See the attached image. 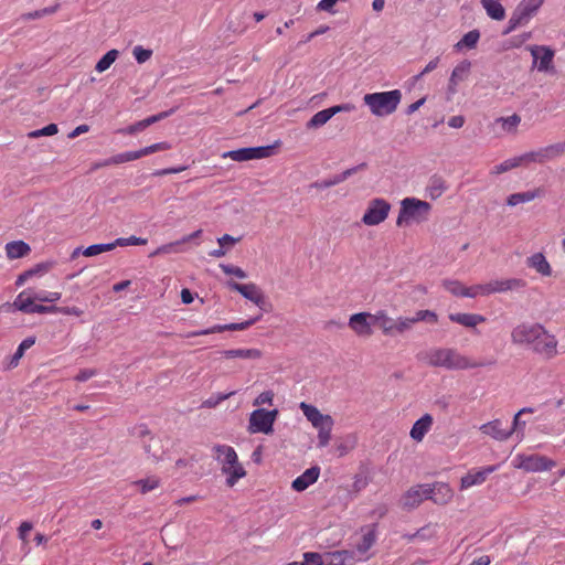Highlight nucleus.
Wrapping results in <instances>:
<instances>
[{
    "label": "nucleus",
    "mask_w": 565,
    "mask_h": 565,
    "mask_svg": "<svg viewBox=\"0 0 565 565\" xmlns=\"http://www.w3.org/2000/svg\"><path fill=\"white\" fill-rule=\"evenodd\" d=\"M420 359L429 366L447 370H468L486 365L472 361L452 348H431L422 353Z\"/></svg>",
    "instance_id": "1"
},
{
    "label": "nucleus",
    "mask_w": 565,
    "mask_h": 565,
    "mask_svg": "<svg viewBox=\"0 0 565 565\" xmlns=\"http://www.w3.org/2000/svg\"><path fill=\"white\" fill-rule=\"evenodd\" d=\"M430 213L431 205L427 201L414 196L404 198L399 202L396 225L401 227L422 224L429 220Z\"/></svg>",
    "instance_id": "2"
},
{
    "label": "nucleus",
    "mask_w": 565,
    "mask_h": 565,
    "mask_svg": "<svg viewBox=\"0 0 565 565\" xmlns=\"http://www.w3.org/2000/svg\"><path fill=\"white\" fill-rule=\"evenodd\" d=\"M213 451L215 460L221 465L222 473L226 476V484L234 487L246 476V470L239 462L236 451L227 445H215Z\"/></svg>",
    "instance_id": "3"
},
{
    "label": "nucleus",
    "mask_w": 565,
    "mask_h": 565,
    "mask_svg": "<svg viewBox=\"0 0 565 565\" xmlns=\"http://www.w3.org/2000/svg\"><path fill=\"white\" fill-rule=\"evenodd\" d=\"M402 96L399 89L369 93L363 96V103L373 116L386 117L396 111L402 102Z\"/></svg>",
    "instance_id": "4"
},
{
    "label": "nucleus",
    "mask_w": 565,
    "mask_h": 565,
    "mask_svg": "<svg viewBox=\"0 0 565 565\" xmlns=\"http://www.w3.org/2000/svg\"><path fill=\"white\" fill-rule=\"evenodd\" d=\"M299 408L303 413L307 420L318 431V447L323 448L331 440V431L334 425L332 416L322 414L315 405L301 402Z\"/></svg>",
    "instance_id": "5"
},
{
    "label": "nucleus",
    "mask_w": 565,
    "mask_h": 565,
    "mask_svg": "<svg viewBox=\"0 0 565 565\" xmlns=\"http://www.w3.org/2000/svg\"><path fill=\"white\" fill-rule=\"evenodd\" d=\"M511 463L515 469L525 472L548 471L556 466L554 460L537 454H518Z\"/></svg>",
    "instance_id": "6"
},
{
    "label": "nucleus",
    "mask_w": 565,
    "mask_h": 565,
    "mask_svg": "<svg viewBox=\"0 0 565 565\" xmlns=\"http://www.w3.org/2000/svg\"><path fill=\"white\" fill-rule=\"evenodd\" d=\"M525 287V281L520 278L494 279L484 284L473 285L475 298L487 297L492 294L520 290Z\"/></svg>",
    "instance_id": "7"
},
{
    "label": "nucleus",
    "mask_w": 565,
    "mask_h": 565,
    "mask_svg": "<svg viewBox=\"0 0 565 565\" xmlns=\"http://www.w3.org/2000/svg\"><path fill=\"white\" fill-rule=\"evenodd\" d=\"M392 205L383 198H374L369 201L361 222L366 226H377L385 222L390 215Z\"/></svg>",
    "instance_id": "8"
},
{
    "label": "nucleus",
    "mask_w": 565,
    "mask_h": 565,
    "mask_svg": "<svg viewBox=\"0 0 565 565\" xmlns=\"http://www.w3.org/2000/svg\"><path fill=\"white\" fill-rule=\"evenodd\" d=\"M278 416V411H266L264 408H257L252 412L248 422V431L252 434L273 433V425Z\"/></svg>",
    "instance_id": "9"
},
{
    "label": "nucleus",
    "mask_w": 565,
    "mask_h": 565,
    "mask_svg": "<svg viewBox=\"0 0 565 565\" xmlns=\"http://www.w3.org/2000/svg\"><path fill=\"white\" fill-rule=\"evenodd\" d=\"M544 328L541 323L523 322L514 327L511 331V341L516 345L532 347L539 332Z\"/></svg>",
    "instance_id": "10"
},
{
    "label": "nucleus",
    "mask_w": 565,
    "mask_h": 565,
    "mask_svg": "<svg viewBox=\"0 0 565 565\" xmlns=\"http://www.w3.org/2000/svg\"><path fill=\"white\" fill-rule=\"evenodd\" d=\"M565 152V142H557L540 148L537 150L525 152V160L527 166L531 163L543 164L559 158Z\"/></svg>",
    "instance_id": "11"
},
{
    "label": "nucleus",
    "mask_w": 565,
    "mask_h": 565,
    "mask_svg": "<svg viewBox=\"0 0 565 565\" xmlns=\"http://www.w3.org/2000/svg\"><path fill=\"white\" fill-rule=\"evenodd\" d=\"M536 340L532 344L531 349L546 358V359H553L557 355V345L558 341L554 334H552L548 330L545 329V327L542 329L541 332H539Z\"/></svg>",
    "instance_id": "12"
},
{
    "label": "nucleus",
    "mask_w": 565,
    "mask_h": 565,
    "mask_svg": "<svg viewBox=\"0 0 565 565\" xmlns=\"http://www.w3.org/2000/svg\"><path fill=\"white\" fill-rule=\"evenodd\" d=\"M349 328L360 338H370L373 334L374 313L358 312L349 318Z\"/></svg>",
    "instance_id": "13"
},
{
    "label": "nucleus",
    "mask_w": 565,
    "mask_h": 565,
    "mask_svg": "<svg viewBox=\"0 0 565 565\" xmlns=\"http://www.w3.org/2000/svg\"><path fill=\"white\" fill-rule=\"evenodd\" d=\"M355 109L353 104L347 103L335 105L330 108L323 109L315 114L311 119L306 124L308 129H317L326 125L334 115L339 113H350Z\"/></svg>",
    "instance_id": "14"
},
{
    "label": "nucleus",
    "mask_w": 565,
    "mask_h": 565,
    "mask_svg": "<svg viewBox=\"0 0 565 565\" xmlns=\"http://www.w3.org/2000/svg\"><path fill=\"white\" fill-rule=\"evenodd\" d=\"M228 287L232 290L239 292L245 299L252 301L260 309L265 308L266 297L264 292L260 290V288L255 284L249 282L242 285L235 281H230Z\"/></svg>",
    "instance_id": "15"
},
{
    "label": "nucleus",
    "mask_w": 565,
    "mask_h": 565,
    "mask_svg": "<svg viewBox=\"0 0 565 565\" xmlns=\"http://www.w3.org/2000/svg\"><path fill=\"white\" fill-rule=\"evenodd\" d=\"M362 537L361 541L355 546V555L358 558V562L361 561H367L370 558V555L367 552L370 548L374 545L376 541V529L375 525H369L363 527L362 530Z\"/></svg>",
    "instance_id": "16"
},
{
    "label": "nucleus",
    "mask_w": 565,
    "mask_h": 565,
    "mask_svg": "<svg viewBox=\"0 0 565 565\" xmlns=\"http://www.w3.org/2000/svg\"><path fill=\"white\" fill-rule=\"evenodd\" d=\"M426 499H428L427 484H417L402 495L401 505L403 509L413 510Z\"/></svg>",
    "instance_id": "17"
},
{
    "label": "nucleus",
    "mask_w": 565,
    "mask_h": 565,
    "mask_svg": "<svg viewBox=\"0 0 565 565\" xmlns=\"http://www.w3.org/2000/svg\"><path fill=\"white\" fill-rule=\"evenodd\" d=\"M428 499L434 501L436 504L445 505L448 504L454 498V491L449 484L445 482H435L434 484H427Z\"/></svg>",
    "instance_id": "18"
},
{
    "label": "nucleus",
    "mask_w": 565,
    "mask_h": 565,
    "mask_svg": "<svg viewBox=\"0 0 565 565\" xmlns=\"http://www.w3.org/2000/svg\"><path fill=\"white\" fill-rule=\"evenodd\" d=\"M471 71V62L468 60H463L459 62L452 70L447 90L449 94L454 95L457 93V87L460 83L465 82L470 74Z\"/></svg>",
    "instance_id": "19"
},
{
    "label": "nucleus",
    "mask_w": 565,
    "mask_h": 565,
    "mask_svg": "<svg viewBox=\"0 0 565 565\" xmlns=\"http://www.w3.org/2000/svg\"><path fill=\"white\" fill-rule=\"evenodd\" d=\"M497 466H488L479 470H471L460 479V489L467 490L473 486L482 484L489 475L497 470Z\"/></svg>",
    "instance_id": "20"
},
{
    "label": "nucleus",
    "mask_w": 565,
    "mask_h": 565,
    "mask_svg": "<svg viewBox=\"0 0 565 565\" xmlns=\"http://www.w3.org/2000/svg\"><path fill=\"white\" fill-rule=\"evenodd\" d=\"M324 565H354L358 562L355 552L341 550L323 553Z\"/></svg>",
    "instance_id": "21"
},
{
    "label": "nucleus",
    "mask_w": 565,
    "mask_h": 565,
    "mask_svg": "<svg viewBox=\"0 0 565 565\" xmlns=\"http://www.w3.org/2000/svg\"><path fill=\"white\" fill-rule=\"evenodd\" d=\"M480 431L498 441H505L511 437L508 427H503L500 419H494L480 426Z\"/></svg>",
    "instance_id": "22"
},
{
    "label": "nucleus",
    "mask_w": 565,
    "mask_h": 565,
    "mask_svg": "<svg viewBox=\"0 0 565 565\" xmlns=\"http://www.w3.org/2000/svg\"><path fill=\"white\" fill-rule=\"evenodd\" d=\"M531 54L535 62H539L537 68L541 72H547L552 68L554 52L547 46H532Z\"/></svg>",
    "instance_id": "23"
},
{
    "label": "nucleus",
    "mask_w": 565,
    "mask_h": 565,
    "mask_svg": "<svg viewBox=\"0 0 565 565\" xmlns=\"http://www.w3.org/2000/svg\"><path fill=\"white\" fill-rule=\"evenodd\" d=\"M319 476L320 468L311 467L292 481L291 488L297 492L305 491L309 486L313 484L318 480Z\"/></svg>",
    "instance_id": "24"
},
{
    "label": "nucleus",
    "mask_w": 565,
    "mask_h": 565,
    "mask_svg": "<svg viewBox=\"0 0 565 565\" xmlns=\"http://www.w3.org/2000/svg\"><path fill=\"white\" fill-rule=\"evenodd\" d=\"M448 318L451 322L468 329H475L478 324L486 322V317L478 313L456 312L450 313Z\"/></svg>",
    "instance_id": "25"
},
{
    "label": "nucleus",
    "mask_w": 565,
    "mask_h": 565,
    "mask_svg": "<svg viewBox=\"0 0 565 565\" xmlns=\"http://www.w3.org/2000/svg\"><path fill=\"white\" fill-rule=\"evenodd\" d=\"M201 234H202V230H198L189 235L183 236L179 241L161 245L151 254V256L182 252V249H180V245L189 243L190 241L200 237Z\"/></svg>",
    "instance_id": "26"
},
{
    "label": "nucleus",
    "mask_w": 565,
    "mask_h": 565,
    "mask_svg": "<svg viewBox=\"0 0 565 565\" xmlns=\"http://www.w3.org/2000/svg\"><path fill=\"white\" fill-rule=\"evenodd\" d=\"M35 295L31 289H25L17 296L10 306L21 312L31 313V309L35 305L34 301L38 300Z\"/></svg>",
    "instance_id": "27"
},
{
    "label": "nucleus",
    "mask_w": 565,
    "mask_h": 565,
    "mask_svg": "<svg viewBox=\"0 0 565 565\" xmlns=\"http://www.w3.org/2000/svg\"><path fill=\"white\" fill-rule=\"evenodd\" d=\"M526 265L544 277L552 275V267L542 253H535L527 257Z\"/></svg>",
    "instance_id": "28"
},
{
    "label": "nucleus",
    "mask_w": 565,
    "mask_h": 565,
    "mask_svg": "<svg viewBox=\"0 0 565 565\" xmlns=\"http://www.w3.org/2000/svg\"><path fill=\"white\" fill-rule=\"evenodd\" d=\"M433 425V417L429 414H425L419 419H417L412 429H411V437L415 441L419 443L424 439L425 435L429 431Z\"/></svg>",
    "instance_id": "29"
},
{
    "label": "nucleus",
    "mask_w": 565,
    "mask_h": 565,
    "mask_svg": "<svg viewBox=\"0 0 565 565\" xmlns=\"http://www.w3.org/2000/svg\"><path fill=\"white\" fill-rule=\"evenodd\" d=\"M443 287L454 296L475 298L473 286L467 287L459 280L445 279Z\"/></svg>",
    "instance_id": "30"
},
{
    "label": "nucleus",
    "mask_w": 565,
    "mask_h": 565,
    "mask_svg": "<svg viewBox=\"0 0 565 565\" xmlns=\"http://www.w3.org/2000/svg\"><path fill=\"white\" fill-rule=\"evenodd\" d=\"M545 0H521L515 11L527 22L536 14Z\"/></svg>",
    "instance_id": "31"
},
{
    "label": "nucleus",
    "mask_w": 565,
    "mask_h": 565,
    "mask_svg": "<svg viewBox=\"0 0 565 565\" xmlns=\"http://www.w3.org/2000/svg\"><path fill=\"white\" fill-rule=\"evenodd\" d=\"M447 188L446 181L441 177L433 175L425 188L426 196L430 200H437L445 193Z\"/></svg>",
    "instance_id": "32"
},
{
    "label": "nucleus",
    "mask_w": 565,
    "mask_h": 565,
    "mask_svg": "<svg viewBox=\"0 0 565 565\" xmlns=\"http://www.w3.org/2000/svg\"><path fill=\"white\" fill-rule=\"evenodd\" d=\"M481 7L487 15L495 21H502L505 18V9L501 0H480Z\"/></svg>",
    "instance_id": "33"
},
{
    "label": "nucleus",
    "mask_w": 565,
    "mask_h": 565,
    "mask_svg": "<svg viewBox=\"0 0 565 565\" xmlns=\"http://www.w3.org/2000/svg\"><path fill=\"white\" fill-rule=\"evenodd\" d=\"M395 319L391 318L385 310H379L374 313V324L379 326L385 335L395 334Z\"/></svg>",
    "instance_id": "34"
},
{
    "label": "nucleus",
    "mask_w": 565,
    "mask_h": 565,
    "mask_svg": "<svg viewBox=\"0 0 565 565\" xmlns=\"http://www.w3.org/2000/svg\"><path fill=\"white\" fill-rule=\"evenodd\" d=\"M6 255L9 259H18L26 256L31 248L23 241H13L6 244Z\"/></svg>",
    "instance_id": "35"
},
{
    "label": "nucleus",
    "mask_w": 565,
    "mask_h": 565,
    "mask_svg": "<svg viewBox=\"0 0 565 565\" xmlns=\"http://www.w3.org/2000/svg\"><path fill=\"white\" fill-rule=\"evenodd\" d=\"M263 355L258 349H233L225 350L223 356L226 359H246V360H258Z\"/></svg>",
    "instance_id": "36"
},
{
    "label": "nucleus",
    "mask_w": 565,
    "mask_h": 565,
    "mask_svg": "<svg viewBox=\"0 0 565 565\" xmlns=\"http://www.w3.org/2000/svg\"><path fill=\"white\" fill-rule=\"evenodd\" d=\"M541 191L539 189L526 192L513 193L508 196L507 204L509 206H516L522 203H527L540 196Z\"/></svg>",
    "instance_id": "37"
},
{
    "label": "nucleus",
    "mask_w": 565,
    "mask_h": 565,
    "mask_svg": "<svg viewBox=\"0 0 565 565\" xmlns=\"http://www.w3.org/2000/svg\"><path fill=\"white\" fill-rule=\"evenodd\" d=\"M521 122V117L513 114L508 117H500L495 120V124L500 126L501 130L505 134H515Z\"/></svg>",
    "instance_id": "38"
},
{
    "label": "nucleus",
    "mask_w": 565,
    "mask_h": 565,
    "mask_svg": "<svg viewBox=\"0 0 565 565\" xmlns=\"http://www.w3.org/2000/svg\"><path fill=\"white\" fill-rule=\"evenodd\" d=\"M480 39V32L478 30H471L468 33H466L460 41H458L455 44V49L457 51H461L463 49H475L478 44V41Z\"/></svg>",
    "instance_id": "39"
},
{
    "label": "nucleus",
    "mask_w": 565,
    "mask_h": 565,
    "mask_svg": "<svg viewBox=\"0 0 565 565\" xmlns=\"http://www.w3.org/2000/svg\"><path fill=\"white\" fill-rule=\"evenodd\" d=\"M525 426L526 422L516 413L513 417L512 425L508 427V430L511 431V437L514 435L518 441L521 443L525 436Z\"/></svg>",
    "instance_id": "40"
},
{
    "label": "nucleus",
    "mask_w": 565,
    "mask_h": 565,
    "mask_svg": "<svg viewBox=\"0 0 565 565\" xmlns=\"http://www.w3.org/2000/svg\"><path fill=\"white\" fill-rule=\"evenodd\" d=\"M139 156L137 151H127L118 153L103 161V166L121 164L125 162L138 160Z\"/></svg>",
    "instance_id": "41"
},
{
    "label": "nucleus",
    "mask_w": 565,
    "mask_h": 565,
    "mask_svg": "<svg viewBox=\"0 0 565 565\" xmlns=\"http://www.w3.org/2000/svg\"><path fill=\"white\" fill-rule=\"evenodd\" d=\"M119 52L115 49L108 51L97 63L95 70L98 73L107 71L117 60Z\"/></svg>",
    "instance_id": "42"
},
{
    "label": "nucleus",
    "mask_w": 565,
    "mask_h": 565,
    "mask_svg": "<svg viewBox=\"0 0 565 565\" xmlns=\"http://www.w3.org/2000/svg\"><path fill=\"white\" fill-rule=\"evenodd\" d=\"M222 158H228L238 162L252 160L250 148H241L236 150L226 151L222 154Z\"/></svg>",
    "instance_id": "43"
},
{
    "label": "nucleus",
    "mask_w": 565,
    "mask_h": 565,
    "mask_svg": "<svg viewBox=\"0 0 565 565\" xmlns=\"http://www.w3.org/2000/svg\"><path fill=\"white\" fill-rule=\"evenodd\" d=\"M134 484L140 488L141 493L153 491L160 486V479L156 476H150L145 479L137 480Z\"/></svg>",
    "instance_id": "44"
},
{
    "label": "nucleus",
    "mask_w": 565,
    "mask_h": 565,
    "mask_svg": "<svg viewBox=\"0 0 565 565\" xmlns=\"http://www.w3.org/2000/svg\"><path fill=\"white\" fill-rule=\"evenodd\" d=\"M114 248H116V244H113V242L107 243V244H94V245L86 247L83 250V254L86 257H93V256L99 255L102 253L113 250Z\"/></svg>",
    "instance_id": "45"
},
{
    "label": "nucleus",
    "mask_w": 565,
    "mask_h": 565,
    "mask_svg": "<svg viewBox=\"0 0 565 565\" xmlns=\"http://www.w3.org/2000/svg\"><path fill=\"white\" fill-rule=\"evenodd\" d=\"M414 320L412 317H398L395 319V334H403L406 331H409L414 326Z\"/></svg>",
    "instance_id": "46"
},
{
    "label": "nucleus",
    "mask_w": 565,
    "mask_h": 565,
    "mask_svg": "<svg viewBox=\"0 0 565 565\" xmlns=\"http://www.w3.org/2000/svg\"><path fill=\"white\" fill-rule=\"evenodd\" d=\"M58 132V128L56 124H50L41 129L32 130L28 134V137L31 139H36L43 136H54Z\"/></svg>",
    "instance_id": "47"
},
{
    "label": "nucleus",
    "mask_w": 565,
    "mask_h": 565,
    "mask_svg": "<svg viewBox=\"0 0 565 565\" xmlns=\"http://www.w3.org/2000/svg\"><path fill=\"white\" fill-rule=\"evenodd\" d=\"M170 148H171L170 143L162 141V142H157L151 146L145 147L140 150H137V152H138V156L140 159L141 157L149 156V154L158 152V151H164Z\"/></svg>",
    "instance_id": "48"
},
{
    "label": "nucleus",
    "mask_w": 565,
    "mask_h": 565,
    "mask_svg": "<svg viewBox=\"0 0 565 565\" xmlns=\"http://www.w3.org/2000/svg\"><path fill=\"white\" fill-rule=\"evenodd\" d=\"M235 392H230V393H218V394H215V395H212L210 396L207 399H205L203 403H202V406L205 407V408H214L216 407L220 403H222L223 401L230 398L232 395H234Z\"/></svg>",
    "instance_id": "49"
},
{
    "label": "nucleus",
    "mask_w": 565,
    "mask_h": 565,
    "mask_svg": "<svg viewBox=\"0 0 565 565\" xmlns=\"http://www.w3.org/2000/svg\"><path fill=\"white\" fill-rule=\"evenodd\" d=\"M414 323L419 321H426L429 323H436L438 321V316L435 311L431 310H418L414 317H412Z\"/></svg>",
    "instance_id": "50"
},
{
    "label": "nucleus",
    "mask_w": 565,
    "mask_h": 565,
    "mask_svg": "<svg viewBox=\"0 0 565 565\" xmlns=\"http://www.w3.org/2000/svg\"><path fill=\"white\" fill-rule=\"evenodd\" d=\"M275 146L252 147V160L264 159L274 154Z\"/></svg>",
    "instance_id": "51"
},
{
    "label": "nucleus",
    "mask_w": 565,
    "mask_h": 565,
    "mask_svg": "<svg viewBox=\"0 0 565 565\" xmlns=\"http://www.w3.org/2000/svg\"><path fill=\"white\" fill-rule=\"evenodd\" d=\"M35 343V338L29 337L24 339L18 347L13 358L12 363L17 364L18 361L23 356L25 350L30 349Z\"/></svg>",
    "instance_id": "52"
},
{
    "label": "nucleus",
    "mask_w": 565,
    "mask_h": 565,
    "mask_svg": "<svg viewBox=\"0 0 565 565\" xmlns=\"http://www.w3.org/2000/svg\"><path fill=\"white\" fill-rule=\"evenodd\" d=\"M148 243L147 238L130 236V237H119L113 242L117 246H129V245H146Z\"/></svg>",
    "instance_id": "53"
},
{
    "label": "nucleus",
    "mask_w": 565,
    "mask_h": 565,
    "mask_svg": "<svg viewBox=\"0 0 565 565\" xmlns=\"http://www.w3.org/2000/svg\"><path fill=\"white\" fill-rule=\"evenodd\" d=\"M302 565H324L323 553L306 552Z\"/></svg>",
    "instance_id": "54"
},
{
    "label": "nucleus",
    "mask_w": 565,
    "mask_h": 565,
    "mask_svg": "<svg viewBox=\"0 0 565 565\" xmlns=\"http://www.w3.org/2000/svg\"><path fill=\"white\" fill-rule=\"evenodd\" d=\"M259 318L260 317H256V318H253V319L239 322V323H228V324H222V326L224 328V331H226V330H230V331L246 330L247 328L253 326L256 321H258Z\"/></svg>",
    "instance_id": "55"
},
{
    "label": "nucleus",
    "mask_w": 565,
    "mask_h": 565,
    "mask_svg": "<svg viewBox=\"0 0 565 565\" xmlns=\"http://www.w3.org/2000/svg\"><path fill=\"white\" fill-rule=\"evenodd\" d=\"M132 55L136 58V61L141 64L147 62L151 57L152 51L143 49L142 46L138 45L134 47Z\"/></svg>",
    "instance_id": "56"
},
{
    "label": "nucleus",
    "mask_w": 565,
    "mask_h": 565,
    "mask_svg": "<svg viewBox=\"0 0 565 565\" xmlns=\"http://www.w3.org/2000/svg\"><path fill=\"white\" fill-rule=\"evenodd\" d=\"M220 268L226 275H234L239 279H245L247 277V274L242 268L233 266V265L220 264Z\"/></svg>",
    "instance_id": "57"
},
{
    "label": "nucleus",
    "mask_w": 565,
    "mask_h": 565,
    "mask_svg": "<svg viewBox=\"0 0 565 565\" xmlns=\"http://www.w3.org/2000/svg\"><path fill=\"white\" fill-rule=\"evenodd\" d=\"M56 11V7H52V8H45V9H42V10H35L33 12H29L26 14H23V18L25 20H34V19H41L47 14H52Z\"/></svg>",
    "instance_id": "58"
},
{
    "label": "nucleus",
    "mask_w": 565,
    "mask_h": 565,
    "mask_svg": "<svg viewBox=\"0 0 565 565\" xmlns=\"http://www.w3.org/2000/svg\"><path fill=\"white\" fill-rule=\"evenodd\" d=\"M529 22L525 21L515 10L512 14V17L510 18L509 20V26L505 31V33H509L511 31H513L514 29H516L518 26L520 25H524V24H527Z\"/></svg>",
    "instance_id": "59"
},
{
    "label": "nucleus",
    "mask_w": 565,
    "mask_h": 565,
    "mask_svg": "<svg viewBox=\"0 0 565 565\" xmlns=\"http://www.w3.org/2000/svg\"><path fill=\"white\" fill-rule=\"evenodd\" d=\"M273 401H274V392L273 391H265V392L260 393L255 398L254 405L255 406H260V405H265V404L271 405Z\"/></svg>",
    "instance_id": "60"
},
{
    "label": "nucleus",
    "mask_w": 565,
    "mask_h": 565,
    "mask_svg": "<svg viewBox=\"0 0 565 565\" xmlns=\"http://www.w3.org/2000/svg\"><path fill=\"white\" fill-rule=\"evenodd\" d=\"M224 331V328L222 324H216L212 328H209V329H203V330H199V331H193V332H189L188 334H185L186 338H191V337H199V335H206V334H212V333H216V332H223Z\"/></svg>",
    "instance_id": "61"
},
{
    "label": "nucleus",
    "mask_w": 565,
    "mask_h": 565,
    "mask_svg": "<svg viewBox=\"0 0 565 565\" xmlns=\"http://www.w3.org/2000/svg\"><path fill=\"white\" fill-rule=\"evenodd\" d=\"M239 242V238L233 237L228 234H224L223 236L217 238V243L220 246L225 247V249L232 248L236 243Z\"/></svg>",
    "instance_id": "62"
},
{
    "label": "nucleus",
    "mask_w": 565,
    "mask_h": 565,
    "mask_svg": "<svg viewBox=\"0 0 565 565\" xmlns=\"http://www.w3.org/2000/svg\"><path fill=\"white\" fill-rule=\"evenodd\" d=\"M369 484V480L365 476H355L354 478V481H353V484H352V489L354 492L359 493L361 492L362 490H364Z\"/></svg>",
    "instance_id": "63"
},
{
    "label": "nucleus",
    "mask_w": 565,
    "mask_h": 565,
    "mask_svg": "<svg viewBox=\"0 0 565 565\" xmlns=\"http://www.w3.org/2000/svg\"><path fill=\"white\" fill-rule=\"evenodd\" d=\"M49 270V266L46 264H38L35 265L34 267L25 270L29 278L31 279L32 277H36V276H42L44 275L46 271Z\"/></svg>",
    "instance_id": "64"
}]
</instances>
